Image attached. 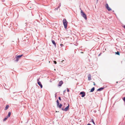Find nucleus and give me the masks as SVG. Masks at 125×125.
Here are the masks:
<instances>
[{
    "instance_id": "f257e3e1",
    "label": "nucleus",
    "mask_w": 125,
    "mask_h": 125,
    "mask_svg": "<svg viewBox=\"0 0 125 125\" xmlns=\"http://www.w3.org/2000/svg\"><path fill=\"white\" fill-rule=\"evenodd\" d=\"M63 22L65 29L67 28V22L65 19H64L63 20Z\"/></svg>"
},
{
    "instance_id": "f03ea898",
    "label": "nucleus",
    "mask_w": 125,
    "mask_h": 125,
    "mask_svg": "<svg viewBox=\"0 0 125 125\" xmlns=\"http://www.w3.org/2000/svg\"><path fill=\"white\" fill-rule=\"evenodd\" d=\"M81 15L86 20L87 18L86 15L82 10H81Z\"/></svg>"
},
{
    "instance_id": "7ed1b4c3",
    "label": "nucleus",
    "mask_w": 125,
    "mask_h": 125,
    "mask_svg": "<svg viewBox=\"0 0 125 125\" xmlns=\"http://www.w3.org/2000/svg\"><path fill=\"white\" fill-rule=\"evenodd\" d=\"M106 7L108 11H110L112 10L110 8L107 4H106Z\"/></svg>"
},
{
    "instance_id": "20e7f679",
    "label": "nucleus",
    "mask_w": 125,
    "mask_h": 125,
    "mask_svg": "<svg viewBox=\"0 0 125 125\" xmlns=\"http://www.w3.org/2000/svg\"><path fill=\"white\" fill-rule=\"evenodd\" d=\"M37 81L38 84L40 86L41 88H42V84H41V82L39 81L38 79L37 80Z\"/></svg>"
},
{
    "instance_id": "39448f33",
    "label": "nucleus",
    "mask_w": 125,
    "mask_h": 125,
    "mask_svg": "<svg viewBox=\"0 0 125 125\" xmlns=\"http://www.w3.org/2000/svg\"><path fill=\"white\" fill-rule=\"evenodd\" d=\"M80 94H82L81 96L82 97H83L85 96V93L83 92H81Z\"/></svg>"
},
{
    "instance_id": "423d86ee",
    "label": "nucleus",
    "mask_w": 125,
    "mask_h": 125,
    "mask_svg": "<svg viewBox=\"0 0 125 125\" xmlns=\"http://www.w3.org/2000/svg\"><path fill=\"white\" fill-rule=\"evenodd\" d=\"M13 60L15 61L16 62H17L18 61L19 59L16 55L15 56V57L14 59Z\"/></svg>"
},
{
    "instance_id": "0eeeda50",
    "label": "nucleus",
    "mask_w": 125,
    "mask_h": 125,
    "mask_svg": "<svg viewBox=\"0 0 125 125\" xmlns=\"http://www.w3.org/2000/svg\"><path fill=\"white\" fill-rule=\"evenodd\" d=\"M63 83V81H61L59 82L58 85L59 86H61Z\"/></svg>"
},
{
    "instance_id": "6e6552de",
    "label": "nucleus",
    "mask_w": 125,
    "mask_h": 125,
    "mask_svg": "<svg viewBox=\"0 0 125 125\" xmlns=\"http://www.w3.org/2000/svg\"><path fill=\"white\" fill-rule=\"evenodd\" d=\"M69 105L68 104V105L64 109V111H67L69 109Z\"/></svg>"
},
{
    "instance_id": "1a4fd4ad",
    "label": "nucleus",
    "mask_w": 125,
    "mask_h": 125,
    "mask_svg": "<svg viewBox=\"0 0 125 125\" xmlns=\"http://www.w3.org/2000/svg\"><path fill=\"white\" fill-rule=\"evenodd\" d=\"M52 43L54 44V46L55 47H56V43L54 41V40H52Z\"/></svg>"
},
{
    "instance_id": "9d476101",
    "label": "nucleus",
    "mask_w": 125,
    "mask_h": 125,
    "mask_svg": "<svg viewBox=\"0 0 125 125\" xmlns=\"http://www.w3.org/2000/svg\"><path fill=\"white\" fill-rule=\"evenodd\" d=\"M104 88V87H102V88H100L98 89L97 90V91H101Z\"/></svg>"
},
{
    "instance_id": "9b49d317",
    "label": "nucleus",
    "mask_w": 125,
    "mask_h": 125,
    "mask_svg": "<svg viewBox=\"0 0 125 125\" xmlns=\"http://www.w3.org/2000/svg\"><path fill=\"white\" fill-rule=\"evenodd\" d=\"M23 55L22 54V55H17L16 56L19 59L20 58H21V57L23 56Z\"/></svg>"
},
{
    "instance_id": "f8f14e48",
    "label": "nucleus",
    "mask_w": 125,
    "mask_h": 125,
    "mask_svg": "<svg viewBox=\"0 0 125 125\" xmlns=\"http://www.w3.org/2000/svg\"><path fill=\"white\" fill-rule=\"evenodd\" d=\"M94 87H93L91 89L90 92H93V91H94Z\"/></svg>"
},
{
    "instance_id": "ddd939ff",
    "label": "nucleus",
    "mask_w": 125,
    "mask_h": 125,
    "mask_svg": "<svg viewBox=\"0 0 125 125\" xmlns=\"http://www.w3.org/2000/svg\"><path fill=\"white\" fill-rule=\"evenodd\" d=\"M11 114V112H9V113L8 115V116L7 117H10V115Z\"/></svg>"
},
{
    "instance_id": "4468645a",
    "label": "nucleus",
    "mask_w": 125,
    "mask_h": 125,
    "mask_svg": "<svg viewBox=\"0 0 125 125\" xmlns=\"http://www.w3.org/2000/svg\"><path fill=\"white\" fill-rule=\"evenodd\" d=\"M9 107V106L8 105H7L5 107V110H7L8 108Z\"/></svg>"
},
{
    "instance_id": "2eb2a0df",
    "label": "nucleus",
    "mask_w": 125,
    "mask_h": 125,
    "mask_svg": "<svg viewBox=\"0 0 125 125\" xmlns=\"http://www.w3.org/2000/svg\"><path fill=\"white\" fill-rule=\"evenodd\" d=\"M62 106V105L61 104H60V105H59V106H58L59 107V108H61Z\"/></svg>"
},
{
    "instance_id": "dca6fc26",
    "label": "nucleus",
    "mask_w": 125,
    "mask_h": 125,
    "mask_svg": "<svg viewBox=\"0 0 125 125\" xmlns=\"http://www.w3.org/2000/svg\"><path fill=\"white\" fill-rule=\"evenodd\" d=\"M57 106H59V105L60 104L59 103V101L58 100H57Z\"/></svg>"
},
{
    "instance_id": "f3484780",
    "label": "nucleus",
    "mask_w": 125,
    "mask_h": 125,
    "mask_svg": "<svg viewBox=\"0 0 125 125\" xmlns=\"http://www.w3.org/2000/svg\"><path fill=\"white\" fill-rule=\"evenodd\" d=\"M8 118V117L7 116L6 117H5L4 119L3 120V121H5Z\"/></svg>"
},
{
    "instance_id": "a211bd4d",
    "label": "nucleus",
    "mask_w": 125,
    "mask_h": 125,
    "mask_svg": "<svg viewBox=\"0 0 125 125\" xmlns=\"http://www.w3.org/2000/svg\"><path fill=\"white\" fill-rule=\"evenodd\" d=\"M115 53L117 55H119L120 53H119V52L118 51L117 52H116Z\"/></svg>"
},
{
    "instance_id": "6ab92c4d",
    "label": "nucleus",
    "mask_w": 125,
    "mask_h": 125,
    "mask_svg": "<svg viewBox=\"0 0 125 125\" xmlns=\"http://www.w3.org/2000/svg\"><path fill=\"white\" fill-rule=\"evenodd\" d=\"M91 75L90 74H89L88 75V78H91Z\"/></svg>"
},
{
    "instance_id": "aec40b11",
    "label": "nucleus",
    "mask_w": 125,
    "mask_h": 125,
    "mask_svg": "<svg viewBox=\"0 0 125 125\" xmlns=\"http://www.w3.org/2000/svg\"><path fill=\"white\" fill-rule=\"evenodd\" d=\"M59 8V7H58L57 8H56L54 9V10H56L58 9V8Z\"/></svg>"
},
{
    "instance_id": "412c9836",
    "label": "nucleus",
    "mask_w": 125,
    "mask_h": 125,
    "mask_svg": "<svg viewBox=\"0 0 125 125\" xmlns=\"http://www.w3.org/2000/svg\"><path fill=\"white\" fill-rule=\"evenodd\" d=\"M54 63L55 64H56L57 62H56V61H54Z\"/></svg>"
},
{
    "instance_id": "4be33fe9",
    "label": "nucleus",
    "mask_w": 125,
    "mask_h": 125,
    "mask_svg": "<svg viewBox=\"0 0 125 125\" xmlns=\"http://www.w3.org/2000/svg\"><path fill=\"white\" fill-rule=\"evenodd\" d=\"M123 100L125 102V97H124V98Z\"/></svg>"
},
{
    "instance_id": "5701e85b",
    "label": "nucleus",
    "mask_w": 125,
    "mask_h": 125,
    "mask_svg": "<svg viewBox=\"0 0 125 125\" xmlns=\"http://www.w3.org/2000/svg\"><path fill=\"white\" fill-rule=\"evenodd\" d=\"M92 122H93V123L94 124H95V123H94V121L93 120V119H92Z\"/></svg>"
},
{
    "instance_id": "b1692460",
    "label": "nucleus",
    "mask_w": 125,
    "mask_h": 125,
    "mask_svg": "<svg viewBox=\"0 0 125 125\" xmlns=\"http://www.w3.org/2000/svg\"><path fill=\"white\" fill-rule=\"evenodd\" d=\"M59 99L60 100H61V97H59Z\"/></svg>"
},
{
    "instance_id": "393cba45",
    "label": "nucleus",
    "mask_w": 125,
    "mask_h": 125,
    "mask_svg": "<svg viewBox=\"0 0 125 125\" xmlns=\"http://www.w3.org/2000/svg\"><path fill=\"white\" fill-rule=\"evenodd\" d=\"M67 91L68 92H69V90L68 89H67Z\"/></svg>"
},
{
    "instance_id": "a878e982",
    "label": "nucleus",
    "mask_w": 125,
    "mask_h": 125,
    "mask_svg": "<svg viewBox=\"0 0 125 125\" xmlns=\"http://www.w3.org/2000/svg\"><path fill=\"white\" fill-rule=\"evenodd\" d=\"M64 61V60H62V61L61 62H63Z\"/></svg>"
},
{
    "instance_id": "bb28decb",
    "label": "nucleus",
    "mask_w": 125,
    "mask_h": 125,
    "mask_svg": "<svg viewBox=\"0 0 125 125\" xmlns=\"http://www.w3.org/2000/svg\"><path fill=\"white\" fill-rule=\"evenodd\" d=\"M61 6V4L60 3L59 4V5L58 7H59Z\"/></svg>"
},
{
    "instance_id": "cd10ccee",
    "label": "nucleus",
    "mask_w": 125,
    "mask_h": 125,
    "mask_svg": "<svg viewBox=\"0 0 125 125\" xmlns=\"http://www.w3.org/2000/svg\"><path fill=\"white\" fill-rule=\"evenodd\" d=\"M87 125H91L90 124H87Z\"/></svg>"
},
{
    "instance_id": "c85d7f7f",
    "label": "nucleus",
    "mask_w": 125,
    "mask_h": 125,
    "mask_svg": "<svg viewBox=\"0 0 125 125\" xmlns=\"http://www.w3.org/2000/svg\"><path fill=\"white\" fill-rule=\"evenodd\" d=\"M93 83H94V85H95V84L94 82H93Z\"/></svg>"
},
{
    "instance_id": "c756f323",
    "label": "nucleus",
    "mask_w": 125,
    "mask_h": 125,
    "mask_svg": "<svg viewBox=\"0 0 125 125\" xmlns=\"http://www.w3.org/2000/svg\"><path fill=\"white\" fill-rule=\"evenodd\" d=\"M62 110H64V109L63 108H62Z\"/></svg>"
},
{
    "instance_id": "7c9ffc66",
    "label": "nucleus",
    "mask_w": 125,
    "mask_h": 125,
    "mask_svg": "<svg viewBox=\"0 0 125 125\" xmlns=\"http://www.w3.org/2000/svg\"><path fill=\"white\" fill-rule=\"evenodd\" d=\"M88 80H91V79L89 78L88 79Z\"/></svg>"
},
{
    "instance_id": "2f4dec72",
    "label": "nucleus",
    "mask_w": 125,
    "mask_h": 125,
    "mask_svg": "<svg viewBox=\"0 0 125 125\" xmlns=\"http://www.w3.org/2000/svg\"><path fill=\"white\" fill-rule=\"evenodd\" d=\"M60 45H61V46H62V45H63V44H61Z\"/></svg>"
},
{
    "instance_id": "473e14b6",
    "label": "nucleus",
    "mask_w": 125,
    "mask_h": 125,
    "mask_svg": "<svg viewBox=\"0 0 125 125\" xmlns=\"http://www.w3.org/2000/svg\"><path fill=\"white\" fill-rule=\"evenodd\" d=\"M124 28L125 29V26H124Z\"/></svg>"
},
{
    "instance_id": "72a5a7b5",
    "label": "nucleus",
    "mask_w": 125,
    "mask_h": 125,
    "mask_svg": "<svg viewBox=\"0 0 125 125\" xmlns=\"http://www.w3.org/2000/svg\"><path fill=\"white\" fill-rule=\"evenodd\" d=\"M31 9V7H30V9Z\"/></svg>"
},
{
    "instance_id": "f704fd0d",
    "label": "nucleus",
    "mask_w": 125,
    "mask_h": 125,
    "mask_svg": "<svg viewBox=\"0 0 125 125\" xmlns=\"http://www.w3.org/2000/svg\"><path fill=\"white\" fill-rule=\"evenodd\" d=\"M54 70L55 71V69H54Z\"/></svg>"
},
{
    "instance_id": "c9c22d12",
    "label": "nucleus",
    "mask_w": 125,
    "mask_h": 125,
    "mask_svg": "<svg viewBox=\"0 0 125 125\" xmlns=\"http://www.w3.org/2000/svg\"><path fill=\"white\" fill-rule=\"evenodd\" d=\"M49 62L50 63V61H49Z\"/></svg>"
}]
</instances>
